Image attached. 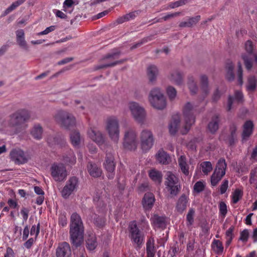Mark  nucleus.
Wrapping results in <instances>:
<instances>
[{
	"mask_svg": "<svg viewBox=\"0 0 257 257\" xmlns=\"http://www.w3.org/2000/svg\"><path fill=\"white\" fill-rule=\"evenodd\" d=\"M195 213V211L194 209L191 208L189 209V211L187 215V220L189 222L190 225L192 224L194 222V215Z\"/></svg>",
	"mask_w": 257,
	"mask_h": 257,
	"instance_id": "nucleus-56",
	"label": "nucleus"
},
{
	"mask_svg": "<svg viewBox=\"0 0 257 257\" xmlns=\"http://www.w3.org/2000/svg\"><path fill=\"white\" fill-rule=\"evenodd\" d=\"M47 143L51 147L58 145L60 147H65L66 145L65 140L58 134L50 135L48 136Z\"/></svg>",
	"mask_w": 257,
	"mask_h": 257,
	"instance_id": "nucleus-17",
	"label": "nucleus"
},
{
	"mask_svg": "<svg viewBox=\"0 0 257 257\" xmlns=\"http://www.w3.org/2000/svg\"><path fill=\"white\" fill-rule=\"evenodd\" d=\"M242 193L239 189H236L232 195V202L236 203L241 198Z\"/></svg>",
	"mask_w": 257,
	"mask_h": 257,
	"instance_id": "nucleus-52",
	"label": "nucleus"
},
{
	"mask_svg": "<svg viewBox=\"0 0 257 257\" xmlns=\"http://www.w3.org/2000/svg\"><path fill=\"white\" fill-rule=\"evenodd\" d=\"M113 161L114 159L112 155L111 154H106L104 166L107 172L114 171L115 164Z\"/></svg>",
	"mask_w": 257,
	"mask_h": 257,
	"instance_id": "nucleus-32",
	"label": "nucleus"
},
{
	"mask_svg": "<svg viewBox=\"0 0 257 257\" xmlns=\"http://www.w3.org/2000/svg\"><path fill=\"white\" fill-rule=\"evenodd\" d=\"M171 81L175 83L180 85L182 82V76L180 72L176 71L172 72L170 78Z\"/></svg>",
	"mask_w": 257,
	"mask_h": 257,
	"instance_id": "nucleus-44",
	"label": "nucleus"
},
{
	"mask_svg": "<svg viewBox=\"0 0 257 257\" xmlns=\"http://www.w3.org/2000/svg\"><path fill=\"white\" fill-rule=\"evenodd\" d=\"M219 212L224 218L226 215L227 210L226 204L224 202H220L219 203Z\"/></svg>",
	"mask_w": 257,
	"mask_h": 257,
	"instance_id": "nucleus-55",
	"label": "nucleus"
},
{
	"mask_svg": "<svg viewBox=\"0 0 257 257\" xmlns=\"http://www.w3.org/2000/svg\"><path fill=\"white\" fill-rule=\"evenodd\" d=\"M78 185V179L76 177H72L69 179L63 187L61 195L64 198H67L76 190Z\"/></svg>",
	"mask_w": 257,
	"mask_h": 257,
	"instance_id": "nucleus-12",
	"label": "nucleus"
},
{
	"mask_svg": "<svg viewBox=\"0 0 257 257\" xmlns=\"http://www.w3.org/2000/svg\"><path fill=\"white\" fill-rule=\"evenodd\" d=\"M167 93L171 100L175 99L177 95V91L175 88L172 86H169L167 89Z\"/></svg>",
	"mask_w": 257,
	"mask_h": 257,
	"instance_id": "nucleus-51",
	"label": "nucleus"
},
{
	"mask_svg": "<svg viewBox=\"0 0 257 257\" xmlns=\"http://www.w3.org/2000/svg\"><path fill=\"white\" fill-rule=\"evenodd\" d=\"M69 233L71 243L76 247L80 246L83 242L84 227L80 216L76 213L71 215Z\"/></svg>",
	"mask_w": 257,
	"mask_h": 257,
	"instance_id": "nucleus-1",
	"label": "nucleus"
},
{
	"mask_svg": "<svg viewBox=\"0 0 257 257\" xmlns=\"http://www.w3.org/2000/svg\"><path fill=\"white\" fill-rule=\"evenodd\" d=\"M150 177L155 182L160 184L162 180V174L161 172L152 170L149 173Z\"/></svg>",
	"mask_w": 257,
	"mask_h": 257,
	"instance_id": "nucleus-40",
	"label": "nucleus"
},
{
	"mask_svg": "<svg viewBox=\"0 0 257 257\" xmlns=\"http://www.w3.org/2000/svg\"><path fill=\"white\" fill-rule=\"evenodd\" d=\"M50 169L51 175L56 181H63L67 176L66 169L62 163L53 164Z\"/></svg>",
	"mask_w": 257,
	"mask_h": 257,
	"instance_id": "nucleus-11",
	"label": "nucleus"
},
{
	"mask_svg": "<svg viewBox=\"0 0 257 257\" xmlns=\"http://www.w3.org/2000/svg\"><path fill=\"white\" fill-rule=\"evenodd\" d=\"M128 107L135 121L140 124L144 123L146 116L144 108L135 102H131Z\"/></svg>",
	"mask_w": 257,
	"mask_h": 257,
	"instance_id": "nucleus-10",
	"label": "nucleus"
},
{
	"mask_svg": "<svg viewBox=\"0 0 257 257\" xmlns=\"http://www.w3.org/2000/svg\"><path fill=\"white\" fill-rule=\"evenodd\" d=\"M157 160L163 164H168L171 161L169 155L163 150H159L156 155Z\"/></svg>",
	"mask_w": 257,
	"mask_h": 257,
	"instance_id": "nucleus-33",
	"label": "nucleus"
},
{
	"mask_svg": "<svg viewBox=\"0 0 257 257\" xmlns=\"http://www.w3.org/2000/svg\"><path fill=\"white\" fill-rule=\"evenodd\" d=\"M188 86L192 94H195L197 92L198 88L193 77L190 76L188 78Z\"/></svg>",
	"mask_w": 257,
	"mask_h": 257,
	"instance_id": "nucleus-43",
	"label": "nucleus"
},
{
	"mask_svg": "<svg viewBox=\"0 0 257 257\" xmlns=\"http://www.w3.org/2000/svg\"><path fill=\"white\" fill-rule=\"evenodd\" d=\"M221 116L219 114H213L208 121L207 128L211 134H215L219 130L221 123Z\"/></svg>",
	"mask_w": 257,
	"mask_h": 257,
	"instance_id": "nucleus-15",
	"label": "nucleus"
},
{
	"mask_svg": "<svg viewBox=\"0 0 257 257\" xmlns=\"http://www.w3.org/2000/svg\"><path fill=\"white\" fill-rule=\"evenodd\" d=\"M149 101L151 105L157 109L162 110L166 107L167 103L165 96L150 98Z\"/></svg>",
	"mask_w": 257,
	"mask_h": 257,
	"instance_id": "nucleus-20",
	"label": "nucleus"
},
{
	"mask_svg": "<svg viewBox=\"0 0 257 257\" xmlns=\"http://www.w3.org/2000/svg\"><path fill=\"white\" fill-rule=\"evenodd\" d=\"M257 81L254 76H250L248 78L247 89L249 91H254L256 88Z\"/></svg>",
	"mask_w": 257,
	"mask_h": 257,
	"instance_id": "nucleus-46",
	"label": "nucleus"
},
{
	"mask_svg": "<svg viewBox=\"0 0 257 257\" xmlns=\"http://www.w3.org/2000/svg\"><path fill=\"white\" fill-rule=\"evenodd\" d=\"M205 185L201 181L197 182L194 186V190L196 193H200L204 189Z\"/></svg>",
	"mask_w": 257,
	"mask_h": 257,
	"instance_id": "nucleus-54",
	"label": "nucleus"
},
{
	"mask_svg": "<svg viewBox=\"0 0 257 257\" xmlns=\"http://www.w3.org/2000/svg\"><path fill=\"white\" fill-rule=\"evenodd\" d=\"M153 226L155 228H165L166 226V219L163 216L154 214L151 219Z\"/></svg>",
	"mask_w": 257,
	"mask_h": 257,
	"instance_id": "nucleus-25",
	"label": "nucleus"
},
{
	"mask_svg": "<svg viewBox=\"0 0 257 257\" xmlns=\"http://www.w3.org/2000/svg\"><path fill=\"white\" fill-rule=\"evenodd\" d=\"M11 158L16 164H24L28 161L24 152L20 149L13 150L10 153Z\"/></svg>",
	"mask_w": 257,
	"mask_h": 257,
	"instance_id": "nucleus-18",
	"label": "nucleus"
},
{
	"mask_svg": "<svg viewBox=\"0 0 257 257\" xmlns=\"http://www.w3.org/2000/svg\"><path fill=\"white\" fill-rule=\"evenodd\" d=\"M71 142L74 147H78L81 142L80 134L77 131L72 132L70 134Z\"/></svg>",
	"mask_w": 257,
	"mask_h": 257,
	"instance_id": "nucleus-37",
	"label": "nucleus"
},
{
	"mask_svg": "<svg viewBox=\"0 0 257 257\" xmlns=\"http://www.w3.org/2000/svg\"><path fill=\"white\" fill-rule=\"evenodd\" d=\"M200 168L204 175H207L212 170V164L209 161H205L200 164Z\"/></svg>",
	"mask_w": 257,
	"mask_h": 257,
	"instance_id": "nucleus-45",
	"label": "nucleus"
},
{
	"mask_svg": "<svg viewBox=\"0 0 257 257\" xmlns=\"http://www.w3.org/2000/svg\"><path fill=\"white\" fill-rule=\"evenodd\" d=\"M213 251L218 254H221L223 251V246L219 240L214 239L211 244Z\"/></svg>",
	"mask_w": 257,
	"mask_h": 257,
	"instance_id": "nucleus-41",
	"label": "nucleus"
},
{
	"mask_svg": "<svg viewBox=\"0 0 257 257\" xmlns=\"http://www.w3.org/2000/svg\"><path fill=\"white\" fill-rule=\"evenodd\" d=\"M225 69L226 71V78L229 81H232L234 79L233 73L234 66L232 62L228 60L226 64Z\"/></svg>",
	"mask_w": 257,
	"mask_h": 257,
	"instance_id": "nucleus-34",
	"label": "nucleus"
},
{
	"mask_svg": "<svg viewBox=\"0 0 257 257\" xmlns=\"http://www.w3.org/2000/svg\"><path fill=\"white\" fill-rule=\"evenodd\" d=\"M63 161L66 164L73 165L76 162V157L73 153L71 150H70L67 154H66L63 156Z\"/></svg>",
	"mask_w": 257,
	"mask_h": 257,
	"instance_id": "nucleus-38",
	"label": "nucleus"
},
{
	"mask_svg": "<svg viewBox=\"0 0 257 257\" xmlns=\"http://www.w3.org/2000/svg\"><path fill=\"white\" fill-rule=\"evenodd\" d=\"M120 54V51H117L111 53H108L104 56L101 59V61H104L107 60H112L118 58Z\"/></svg>",
	"mask_w": 257,
	"mask_h": 257,
	"instance_id": "nucleus-48",
	"label": "nucleus"
},
{
	"mask_svg": "<svg viewBox=\"0 0 257 257\" xmlns=\"http://www.w3.org/2000/svg\"><path fill=\"white\" fill-rule=\"evenodd\" d=\"M227 168V164L225 160L222 158L217 162L215 169L211 177V183L213 186H215L221 180L225 174Z\"/></svg>",
	"mask_w": 257,
	"mask_h": 257,
	"instance_id": "nucleus-8",
	"label": "nucleus"
},
{
	"mask_svg": "<svg viewBox=\"0 0 257 257\" xmlns=\"http://www.w3.org/2000/svg\"><path fill=\"white\" fill-rule=\"evenodd\" d=\"M164 96L163 93L161 91L160 89L158 88H155L153 89L150 93L149 100L150 98H155L159 97Z\"/></svg>",
	"mask_w": 257,
	"mask_h": 257,
	"instance_id": "nucleus-50",
	"label": "nucleus"
},
{
	"mask_svg": "<svg viewBox=\"0 0 257 257\" xmlns=\"http://www.w3.org/2000/svg\"><path fill=\"white\" fill-rule=\"evenodd\" d=\"M228 181L227 180H224L220 187V193L221 194L225 193L228 188Z\"/></svg>",
	"mask_w": 257,
	"mask_h": 257,
	"instance_id": "nucleus-63",
	"label": "nucleus"
},
{
	"mask_svg": "<svg viewBox=\"0 0 257 257\" xmlns=\"http://www.w3.org/2000/svg\"><path fill=\"white\" fill-rule=\"evenodd\" d=\"M165 180L166 189L172 196H176L181 189L178 178L172 172H167Z\"/></svg>",
	"mask_w": 257,
	"mask_h": 257,
	"instance_id": "nucleus-7",
	"label": "nucleus"
},
{
	"mask_svg": "<svg viewBox=\"0 0 257 257\" xmlns=\"http://www.w3.org/2000/svg\"><path fill=\"white\" fill-rule=\"evenodd\" d=\"M155 200V197L153 194L149 192L146 193L142 201L144 208L146 210L151 209L153 206Z\"/></svg>",
	"mask_w": 257,
	"mask_h": 257,
	"instance_id": "nucleus-24",
	"label": "nucleus"
},
{
	"mask_svg": "<svg viewBox=\"0 0 257 257\" xmlns=\"http://www.w3.org/2000/svg\"><path fill=\"white\" fill-rule=\"evenodd\" d=\"M43 134V128L40 124H35L34 125L30 131V134L35 140H40L42 139Z\"/></svg>",
	"mask_w": 257,
	"mask_h": 257,
	"instance_id": "nucleus-26",
	"label": "nucleus"
},
{
	"mask_svg": "<svg viewBox=\"0 0 257 257\" xmlns=\"http://www.w3.org/2000/svg\"><path fill=\"white\" fill-rule=\"evenodd\" d=\"M159 74L158 67L155 65H150L147 68V75L149 81L153 83L156 79Z\"/></svg>",
	"mask_w": 257,
	"mask_h": 257,
	"instance_id": "nucleus-27",
	"label": "nucleus"
},
{
	"mask_svg": "<svg viewBox=\"0 0 257 257\" xmlns=\"http://www.w3.org/2000/svg\"><path fill=\"white\" fill-rule=\"evenodd\" d=\"M146 252L147 257H154L155 249L154 246V240L153 238H150L146 243Z\"/></svg>",
	"mask_w": 257,
	"mask_h": 257,
	"instance_id": "nucleus-36",
	"label": "nucleus"
},
{
	"mask_svg": "<svg viewBox=\"0 0 257 257\" xmlns=\"http://www.w3.org/2000/svg\"><path fill=\"white\" fill-rule=\"evenodd\" d=\"M200 16L190 18L187 21L181 22L179 26L181 28H191L196 25L200 20Z\"/></svg>",
	"mask_w": 257,
	"mask_h": 257,
	"instance_id": "nucleus-30",
	"label": "nucleus"
},
{
	"mask_svg": "<svg viewBox=\"0 0 257 257\" xmlns=\"http://www.w3.org/2000/svg\"><path fill=\"white\" fill-rule=\"evenodd\" d=\"M200 83L202 92L205 96L207 95L210 92V88L209 87L208 78L206 75L202 74L200 75Z\"/></svg>",
	"mask_w": 257,
	"mask_h": 257,
	"instance_id": "nucleus-29",
	"label": "nucleus"
},
{
	"mask_svg": "<svg viewBox=\"0 0 257 257\" xmlns=\"http://www.w3.org/2000/svg\"><path fill=\"white\" fill-rule=\"evenodd\" d=\"M180 119L179 115H173L172 120L169 125V132L172 135H174L177 132L180 126Z\"/></svg>",
	"mask_w": 257,
	"mask_h": 257,
	"instance_id": "nucleus-23",
	"label": "nucleus"
},
{
	"mask_svg": "<svg viewBox=\"0 0 257 257\" xmlns=\"http://www.w3.org/2000/svg\"><path fill=\"white\" fill-rule=\"evenodd\" d=\"M178 164L182 172L186 176L189 174V166L187 164V159L184 155H181L178 159Z\"/></svg>",
	"mask_w": 257,
	"mask_h": 257,
	"instance_id": "nucleus-31",
	"label": "nucleus"
},
{
	"mask_svg": "<svg viewBox=\"0 0 257 257\" xmlns=\"http://www.w3.org/2000/svg\"><path fill=\"white\" fill-rule=\"evenodd\" d=\"M153 39V36H150L147 37L146 38H144L142 39L141 41L138 42V43L133 45L131 47V50L135 49L141 46L143 44L146 43L148 42V41H150L152 40Z\"/></svg>",
	"mask_w": 257,
	"mask_h": 257,
	"instance_id": "nucleus-49",
	"label": "nucleus"
},
{
	"mask_svg": "<svg viewBox=\"0 0 257 257\" xmlns=\"http://www.w3.org/2000/svg\"><path fill=\"white\" fill-rule=\"evenodd\" d=\"M225 141L229 144V146H232L235 143L236 141H237V137H236V136H232L229 135L227 136Z\"/></svg>",
	"mask_w": 257,
	"mask_h": 257,
	"instance_id": "nucleus-62",
	"label": "nucleus"
},
{
	"mask_svg": "<svg viewBox=\"0 0 257 257\" xmlns=\"http://www.w3.org/2000/svg\"><path fill=\"white\" fill-rule=\"evenodd\" d=\"M253 128V123L251 120L245 122L243 125L242 139L243 140H247L252 134Z\"/></svg>",
	"mask_w": 257,
	"mask_h": 257,
	"instance_id": "nucleus-22",
	"label": "nucleus"
},
{
	"mask_svg": "<svg viewBox=\"0 0 257 257\" xmlns=\"http://www.w3.org/2000/svg\"><path fill=\"white\" fill-rule=\"evenodd\" d=\"M74 5L75 2L73 0H65L63 3V10L65 12H67V9L68 8H71Z\"/></svg>",
	"mask_w": 257,
	"mask_h": 257,
	"instance_id": "nucleus-58",
	"label": "nucleus"
},
{
	"mask_svg": "<svg viewBox=\"0 0 257 257\" xmlns=\"http://www.w3.org/2000/svg\"><path fill=\"white\" fill-rule=\"evenodd\" d=\"M89 137L98 145H101L104 143V138L101 133L95 128H90L87 132Z\"/></svg>",
	"mask_w": 257,
	"mask_h": 257,
	"instance_id": "nucleus-19",
	"label": "nucleus"
},
{
	"mask_svg": "<svg viewBox=\"0 0 257 257\" xmlns=\"http://www.w3.org/2000/svg\"><path fill=\"white\" fill-rule=\"evenodd\" d=\"M54 118L61 127L66 130H70L76 124V119L74 115L64 110L58 111L54 115Z\"/></svg>",
	"mask_w": 257,
	"mask_h": 257,
	"instance_id": "nucleus-3",
	"label": "nucleus"
},
{
	"mask_svg": "<svg viewBox=\"0 0 257 257\" xmlns=\"http://www.w3.org/2000/svg\"><path fill=\"white\" fill-rule=\"evenodd\" d=\"M87 170L89 174L93 177H98L102 173L101 169L96 164L91 162H89L88 163Z\"/></svg>",
	"mask_w": 257,
	"mask_h": 257,
	"instance_id": "nucleus-28",
	"label": "nucleus"
},
{
	"mask_svg": "<svg viewBox=\"0 0 257 257\" xmlns=\"http://www.w3.org/2000/svg\"><path fill=\"white\" fill-rule=\"evenodd\" d=\"M183 112L186 124L184 130L182 131V134L185 135L188 133L191 126L195 121L193 107L190 102H188L186 103L184 106Z\"/></svg>",
	"mask_w": 257,
	"mask_h": 257,
	"instance_id": "nucleus-9",
	"label": "nucleus"
},
{
	"mask_svg": "<svg viewBox=\"0 0 257 257\" xmlns=\"http://www.w3.org/2000/svg\"><path fill=\"white\" fill-rule=\"evenodd\" d=\"M26 0H17L13 3L4 12L3 16H5L16 9L19 6L22 5Z\"/></svg>",
	"mask_w": 257,
	"mask_h": 257,
	"instance_id": "nucleus-42",
	"label": "nucleus"
},
{
	"mask_svg": "<svg viewBox=\"0 0 257 257\" xmlns=\"http://www.w3.org/2000/svg\"><path fill=\"white\" fill-rule=\"evenodd\" d=\"M106 130L111 140L117 143L119 138V126L118 120L115 116L107 118L106 122Z\"/></svg>",
	"mask_w": 257,
	"mask_h": 257,
	"instance_id": "nucleus-5",
	"label": "nucleus"
},
{
	"mask_svg": "<svg viewBox=\"0 0 257 257\" xmlns=\"http://www.w3.org/2000/svg\"><path fill=\"white\" fill-rule=\"evenodd\" d=\"M126 60V59H121L120 60L111 62L110 60H107L104 61H101L100 60V62L102 63L95 66L94 67V70H97L101 69L107 68L108 67H114L116 65L123 63Z\"/></svg>",
	"mask_w": 257,
	"mask_h": 257,
	"instance_id": "nucleus-21",
	"label": "nucleus"
},
{
	"mask_svg": "<svg viewBox=\"0 0 257 257\" xmlns=\"http://www.w3.org/2000/svg\"><path fill=\"white\" fill-rule=\"evenodd\" d=\"M237 75H238V81L240 85H242L243 83L242 81V69L241 67V64L240 62L238 63V71H237Z\"/></svg>",
	"mask_w": 257,
	"mask_h": 257,
	"instance_id": "nucleus-59",
	"label": "nucleus"
},
{
	"mask_svg": "<svg viewBox=\"0 0 257 257\" xmlns=\"http://www.w3.org/2000/svg\"><path fill=\"white\" fill-rule=\"evenodd\" d=\"M187 202L188 199L186 196L185 194L182 195L177 203L176 208L177 211L181 213L183 212L187 207Z\"/></svg>",
	"mask_w": 257,
	"mask_h": 257,
	"instance_id": "nucleus-35",
	"label": "nucleus"
},
{
	"mask_svg": "<svg viewBox=\"0 0 257 257\" xmlns=\"http://www.w3.org/2000/svg\"><path fill=\"white\" fill-rule=\"evenodd\" d=\"M30 117V114L27 109H18L9 116L8 125L14 134H19L26 129L27 125L25 123Z\"/></svg>",
	"mask_w": 257,
	"mask_h": 257,
	"instance_id": "nucleus-2",
	"label": "nucleus"
},
{
	"mask_svg": "<svg viewBox=\"0 0 257 257\" xmlns=\"http://www.w3.org/2000/svg\"><path fill=\"white\" fill-rule=\"evenodd\" d=\"M86 241V247L90 250H94L97 245L96 238L94 234L89 235Z\"/></svg>",
	"mask_w": 257,
	"mask_h": 257,
	"instance_id": "nucleus-39",
	"label": "nucleus"
},
{
	"mask_svg": "<svg viewBox=\"0 0 257 257\" xmlns=\"http://www.w3.org/2000/svg\"><path fill=\"white\" fill-rule=\"evenodd\" d=\"M75 257H86L84 248L80 247L74 252Z\"/></svg>",
	"mask_w": 257,
	"mask_h": 257,
	"instance_id": "nucleus-64",
	"label": "nucleus"
},
{
	"mask_svg": "<svg viewBox=\"0 0 257 257\" xmlns=\"http://www.w3.org/2000/svg\"><path fill=\"white\" fill-rule=\"evenodd\" d=\"M256 169H252L250 173L249 183L257 189Z\"/></svg>",
	"mask_w": 257,
	"mask_h": 257,
	"instance_id": "nucleus-47",
	"label": "nucleus"
},
{
	"mask_svg": "<svg viewBox=\"0 0 257 257\" xmlns=\"http://www.w3.org/2000/svg\"><path fill=\"white\" fill-rule=\"evenodd\" d=\"M181 251L178 245L175 244V245L171 247L169 252L172 257H174L178 254Z\"/></svg>",
	"mask_w": 257,
	"mask_h": 257,
	"instance_id": "nucleus-61",
	"label": "nucleus"
},
{
	"mask_svg": "<svg viewBox=\"0 0 257 257\" xmlns=\"http://www.w3.org/2000/svg\"><path fill=\"white\" fill-rule=\"evenodd\" d=\"M140 145L143 153L148 152L153 146L155 139L153 133L147 129L143 130L139 136Z\"/></svg>",
	"mask_w": 257,
	"mask_h": 257,
	"instance_id": "nucleus-6",
	"label": "nucleus"
},
{
	"mask_svg": "<svg viewBox=\"0 0 257 257\" xmlns=\"http://www.w3.org/2000/svg\"><path fill=\"white\" fill-rule=\"evenodd\" d=\"M123 140V145L125 149L130 151H135L137 149V133L135 128L126 127L124 132Z\"/></svg>",
	"mask_w": 257,
	"mask_h": 257,
	"instance_id": "nucleus-4",
	"label": "nucleus"
},
{
	"mask_svg": "<svg viewBox=\"0 0 257 257\" xmlns=\"http://www.w3.org/2000/svg\"><path fill=\"white\" fill-rule=\"evenodd\" d=\"M129 231L131 240L137 244L141 245L144 241V235L137 227L136 223H132L129 226Z\"/></svg>",
	"mask_w": 257,
	"mask_h": 257,
	"instance_id": "nucleus-13",
	"label": "nucleus"
},
{
	"mask_svg": "<svg viewBox=\"0 0 257 257\" xmlns=\"http://www.w3.org/2000/svg\"><path fill=\"white\" fill-rule=\"evenodd\" d=\"M245 49L248 54H243L242 58L244 61V65L247 70H250L252 67V58L250 56L253 50L252 42L247 41L245 44Z\"/></svg>",
	"mask_w": 257,
	"mask_h": 257,
	"instance_id": "nucleus-14",
	"label": "nucleus"
},
{
	"mask_svg": "<svg viewBox=\"0 0 257 257\" xmlns=\"http://www.w3.org/2000/svg\"><path fill=\"white\" fill-rule=\"evenodd\" d=\"M249 235L248 230L247 229H244L240 233V237L239 240L243 241L246 242Z\"/></svg>",
	"mask_w": 257,
	"mask_h": 257,
	"instance_id": "nucleus-60",
	"label": "nucleus"
},
{
	"mask_svg": "<svg viewBox=\"0 0 257 257\" xmlns=\"http://www.w3.org/2000/svg\"><path fill=\"white\" fill-rule=\"evenodd\" d=\"M56 257H71L70 245L66 242L59 243L56 250Z\"/></svg>",
	"mask_w": 257,
	"mask_h": 257,
	"instance_id": "nucleus-16",
	"label": "nucleus"
},
{
	"mask_svg": "<svg viewBox=\"0 0 257 257\" xmlns=\"http://www.w3.org/2000/svg\"><path fill=\"white\" fill-rule=\"evenodd\" d=\"M93 223L98 227H100L104 225L105 221L104 219L99 216H97L96 214H94V217L93 219Z\"/></svg>",
	"mask_w": 257,
	"mask_h": 257,
	"instance_id": "nucleus-53",
	"label": "nucleus"
},
{
	"mask_svg": "<svg viewBox=\"0 0 257 257\" xmlns=\"http://www.w3.org/2000/svg\"><path fill=\"white\" fill-rule=\"evenodd\" d=\"M188 2V0H180L174 3H172L169 6L171 8L174 9L181 6H183Z\"/></svg>",
	"mask_w": 257,
	"mask_h": 257,
	"instance_id": "nucleus-57",
	"label": "nucleus"
}]
</instances>
